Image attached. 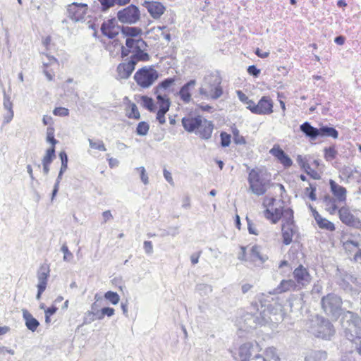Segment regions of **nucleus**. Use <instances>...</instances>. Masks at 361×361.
I'll use <instances>...</instances> for the list:
<instances>
[{
    "instance_id": "e433bc0d",
    "label": "nucleus",
    "mask_w": 361,
    "mask_h": 361,
    "mask_svg": "<svg viewBox=\"0 0 361 361\" xmlns=\"http://www.w3.org/2000/svg\"><path fill=\"white\" fill-rule=\"evenodd\" d=\"M319 136L331 137L336 139L338 137V132L333 127L322 126L319 128Z\"/></svg>"
},
{
    "instance_id": "603ef678",
    "label": "nucleus",
    "mask_w": 361,
    "mask_h": 361,
    "mask_svg": "<svg viewBox=\"0 0 361 361\" xmlns=\"http://www.w3.org/2000/svg\"><path fill=\"white\" fill-rule=\"evenodd\" d=\"M325 204L326 207V210L330 214H334L337 210V206L336 204V200L332 198H326L325 199Z\"/></svg>"
},
{
    "instance_id": "864d4df0",
    "label": "nucleus",
    "mask_w": 361,
    "mask_h": 361,
    "mask_svg": "<svg viewBox=\"0 0 361 361\" xmlns=\"http://www.w3.org/2000/svg\"><path fill=\"white\" fill-rule=\"evenodd\" d=\"M279 161L285 155L284 151L279 145H274L269 151Z\"/></svg>"
},
{
    "instance_id": "09e8293b",
    "label": "nucleus",
    "mask_w": 361,
    "mask_h": 361,
    "mask_svg": "<svg viewBox=\"0 0 361 361\" xmlns=\"http://www.w3.org/2000/svg\"><path fill=\"white\" fill-rule=\"evenodd\" d=\"M104 298L113 305H117L120 300V296L118 294L113 291H107L104 294Z\"/></svg>"
},
{
    "instance_id": "ddd939ff",
    "label": "nucleus",
    "mask_w": 361,
    "mask_h": 361,
    "mask_svg": "<svg viewBox=\"0 0 361 361\" xmlns=\"http://www.w3.org/2000/svg\"><path fill=\"white\" fill-rule=\"evenodd\" d=\"M293 278L299 289L306 287L310 283L312 277L308 270L302 265H300L293 271Z\"/></svg>"
},
{
    "instance_id": "1a4fd4ad",
    "label": "nucleus",
    "mask_w": 361,
    "mask_h": 361,
    "mask_svg": "<svg viewBox=\"0 0 361 361\" xmlns=\"http://www.w3.org/2000/svg\"><path fill=\"white\" fill-rule=\"evenodd\" d=\"M282 237L283 244L288 245L291 243L293 236L295 233L293 211L290 208H286L285 214H283Z\"/></svg>"
},
{
    "instance_id": "c9c22d12",
    "label": "nucleus",
    "mask_w": 361,
    "mask_h": 361,
    "mask_svg": "<svg viewBox=\"0 0 361 361\" xmlns=\"http://www.w3.org/2000/svg\"><path fill=\"white\" fill-rule=\"evenodd\" d=\"M122 34L126 37H137L142 34V29L137 27H122L121 29Z\"/></svg>"
},
{
    "instance_id": "f03ea898",
    "label": "nucleus",
    "mask_w": 361,
    "mask_h": 361,
    "mask_svg": "<svg viewBox=\"0 0 361 361\" xmlns=\"http://www.w3.org/2000/svg\"><path fill=\"white\" fill-rule=\"evenodd\" d=\"M341 325L349 341L361 335V317L356 313L345 311L341 315Z\"/></svg>"
},
{
    "instance_id": "20e7f679",
    "label": "nucleus",
    "mask_w": 361,
    "mask_h": 361,
    "mask_svg": "<svg viewBox=\"0 0 361 361\" xmlns=\"http://www.w3.org/2000/svg\"><path fill=\"white\" fill-rule=\"evenodd\" d=\"M342 299L338 295L329 293L321 300V305L324 313L336 320L344 312L342 308Z\"/></svg>"
},
{
    "instance_id": "412c9836",
    "label": "nucleus",
    "mask_w": 361,
    "mask_h": 361,
    "mask_svg": "<svg viewBox=\"0 0 361 361\" xmlns=\"http://www.w3.org/2000/svg\"><path fill=\"white\" fill-rule=\"evenodd\" d=\"M134 61L129 60L128 62L121 63L117 66L118 77L120 79H128L135 70Z\"/></svg>"
},
{
    "instance_id": "7c9ffc66",
    "label": "nucleus",
    "mask_w": 361,
    "mask_h": 361,
    "mask_svg": "<svg viewBox=\"0 0 361 361\" xmlns=\"http://www.w3.org/2000/svg\"><path fill=\"white\" fill-rule=\"evenodd\" d=\"M310 207L313 210L314 219L319 228L326 229L330 231L335 230L334 224L332 222L324 218H322L315 209H313L312 207Z\"/></svg>"
},
{
    "instance_id": "2eb2a0df",
    "label": "nucleus",
    "mask_w": 361,
    "mask_h": 361,
    "mask_svg": "<svg viewBox=\"0 0 361 361\" xmlns=\"http://www.w3.org/2000/svg\"><path fill=\"white\" fill-rule=\"evenodd\" d=\"M213 130V123L202 117L200 126L197 128L195 135H198L202 140H209L212 137Z\"/></svg>"
},
{
    "instance_id": "4c0bfd02",
    "label": "nucleus",
    "mask_w": 361,
    "mask_h": 361,
    "mask_svg": "<svg viewBox=\"0 0 361 361\" xmlns=\"http://www.w3.org/2000/svg\"><path fill=\"white\" fill-rule=\"evenodd\" d=\"M360 356L355 350H348L341 354L340 361H360Z\"/></svg>"
},
{
    "instance_id": "6e6d98bb",
    "label": "nucleus",
    "mask_w": 361,
    "mask_h": 361,
    "mask_svg": "<svg viewBox=\"0 0 361 361\" xmlns=\"http://www.w3.org/2000/svg\"><path fill=\"white\" fill-rule=\"evenodd\" d=\"M135 170L140 173V179H141L142 182L145 185H147L149 183V178H148V175L146 173V170H145V167L144 166L136 167L135 169Z\"/></svg>"
},
{
    "instance_id": "7ed1b4c3",
    "label": "nucleus",
    "mask_w": 361,
    "mask_h": 361,
    "mask_svg": "<svg viewBox=\"0 0 361 361\" xmlns=\"http://www.w3.org/2000/svg\"><path fill=\"white\" fill-rule=\"evenodd\" d=\"M221 82V78L216 75L210 74L205 76L204 83L199 90L200 94L208 99H219L223 94Z\"/></svg>"
},
{
    "instance_id": "4be33fe9",
    "label": "nucleus",
    "mask_w": 361,
    "mask_h": 361,
    "mask_svg": "<svg viewBox=\"0 0 361 361\" xmlns=\"http://www.w3.org/2000/svg\"><path fill=\"white\" fill-rule=\"evenodd\" d=\"M196 85L195 80H190L185 83L179 90L178 95L180 99L185 104H188L192 100L191 91Z\"/></svg>"
},
{
    "instance_id": "a211bd4d",
    "label": "nucleus",
    "mask_w": 361,
    "mask_h": 361,
    "mask_svg": "<svg viewBox=\"0 0 361 361\" xmlns=\"http://www.w3.org/2000/svg\"><path fill=\"white\" fill-rule=\"evenodd\" d=\"M144 6L154 19H159L166 10L165 6L158 1H145Z\"/></svg>"
},
{
    "instance_id": "a18cd8bd",
    "label": "nucleus",
    "mask_w": 361,
    "mask_h": 361,
    "mask_svg": "<svg viewBox=\"0 0 361 361\" xmlns=\"http://www.w3.org/2000/svg\"><path fill=\"white\" fill-rule=\"evenodd\" d=\"M88 142L90 148L92 149H97L102 152L106 151V148L104 144V142L101 140H94L92 139L89 138Z\"/></svg>"
},
{
    "instance_id": "f8f14e48",
    "label": "nucleus",
    "mask_w": 361,
    "mask_h": 361,
    "mask_svg": "<svg viewBox=\"0 0 361 361\" xmlns=\"http://www.w3.org/2000/svg\"><path fill=\"white\" fill-rule=\"evenodd\" d=\"M262 348L256 341L247 342L239 347L238 356L241 361H249L251 356L259 353Z\"/></svg>"
},
{
    "instance_id": "8fccbe9b",
    "label": "nucleus",
    "mask_w": 361,
    "mask_h": 361,
    "mask_svg": "<svg viewBox=\"0 0 361 361\" xmlns=\"http://www.w3.org/2000/svg\"><path fill=\"white\" fill-rule=\"evenodd\" d=\"M337 151L334 147H329L324 149V158L326 161H332L336 158Z\"/></svg>"
},
{
    "instance_id": "bf43d9fd",
    "label": "nucleus",
    "mask_w": 361,
    "mask_h": 361,
    "mask_svg": "<svg viewBox=\"0 0 361 361\" xmlns=\"http://www.w3.org/2000/svg\"><path fill=\"white\" fill-rule=\"evenodd\" d=\"M59 157L61 161L60 170L62 171H66L68 168V156L65 152H61L59 154Z\"/></svg>"
},
{
    "instance_id": "69168bd1",
    "label": "nucleus",
    "mask_w": 361,
    "mask_h": 361,
    "mask_svg": "<svg viewBox=\"0 0 361 361\" xmlns=\"http://www.w3.org/2000/svg\"><path fill=\"white\" fill-rule=\"evenodd\" d=\"M45 56L47 58V61H43V65L46 68L51 65H58V61L56 58L48 54H46Z\"/></svg>"
},
{
    "instance_id": "79ce46f5",
    "label": "nucleus",
    "mask_w": 361,
    "mask_h": 361,
    "mask_svg": "<svg viewBox=\"0 0 361 361\" xmlns=\"http://www.w3.org/2000/svg\"><path fill=\"white\" fill-rule=\"evenodd\" d=\"M236 93L239 100L245 104L247 105V109L252 112V106H255V103L252 100L250 99L242 91L238 90Z\"/></svg>"
},
{
    "instance_id": "c85d7f7f",
    "label": "nucleus",
    "mask_w": 361,
    "mask_h": 361,
    "mask_svg": "<svg viewBox=\"0 0 361 361\" xmlns=\"http://www.w3.org/2000/svg\"><path fill=\"white\" fill-rule=\"evenodd\" d=\"M300 130L311 140H315L319 136V128H314L307 121L300 126Z\"/></svg>"
},
{
    "instance_id": "cd10ccee",
    "label": "nucleus",
    "mask_w": 361,
    "mask_h": 361,
    "mask_svg": "<svg viewBox=\"0 0 361 361\" xmlns=\"http://www.w3.org/2000/svg\"><path fill=\"white\" fill-rule=\"evenodd\" d=\"M300 290L294 280H282L278 287L275 289V293H281L290 290Z\"/></svg>"
},
{
    "instance_id": "9d476101",
    "label": "nucleus",
    "mask_w": 361,
    "mask_h": 361,
    "mask_svg": "<svg viewBox=\"0 0 361 361\" xmlns=\"http://www.w3.org/2000/svg\"><path fill=\"white\" fill-rule=\"evenodd\" d=\"M118 20L126 24H135L140 18V13L138 7L131 4L117 13Z\"/></svg>"
},
{
    "instance_id": "e2e57ef3",
    "label": "nucleus",
    "mask_w": 361,
    "mask_h": 361,
    "mask_svg": "<svg viewBox=\"0 0 361 361\" xmlns=\"http://www.w3.org/2000/svg\"><path fill=\"white\" fill-rule=\"evenodd\" d=\"M246 220L247 222V229L249 233L253 235H258L257 230L252 221L247 216L246 217Z\"/></svg>"
},
{
    "instance_id": "338daca9",
    "label": "nucleus",
    "mask_w": 361,
    "mask_h": 361,
    "mask_svg": "<svg viewBox=\"0 0 361 361\" xmlns=\"http://www.w3.org/2000/svg\"><path fill=\"white\" fill-rule=\"evenodd\" d=\"M168 112V111L165 110H158L157 114V119L159 122L160 124H164L166 123L165 114Z\"/></svg>"
},
{
    "instance_id": "4d7b16f0",
    "label": "nucleus",
    "mask_w": 361,
    "mask_h": 361,
    "mask_svg": "<svg viewBox=\"0 0 361 361\" xmlns=\"http://www.w3.org/2000/svg\"><path fill=\"white\" fill-rule=\"evenodd\" d=\"M61 251L63 253V261L70 262L73 258V254L69 251L68 247L66 244L62 245Z\"/></svg>"
},
{
    "instance_id": "37998d69",
    "label": "nucleus",
    "mask_w": 361,
    "mask_h": 361,
    "mask_svg": "<svg viewBox=\"0 0 361 361\" xmlns=\"http://www.w3.org/2000/svg\"><path fill=\"white\" fill-rule=\"evenodd\" d=\"M141 100L143 107H145L151 112L155 111L156 105L154 104V101L152 98L147 96H142Z\"/></svg>"
},
{
    "instance_id": "5701e85b",
    "label": "nucleus",
    "mask_w": 361,
    "mask_h": 361,
    "mask_svg": "<svg viewBox=\"0 0 361 361\" xmlns=\"http://www.w3.org/2000/svg\"><path fill=\"white\" fill-rule=\"evenodd\" d=\"M49 267L47 264H42L37 271L38 283L37 287L40 290L46 289L47 284V279L49 276Z\"/></svg>"
},
{
    "instance_id": "5fc2aeb1",
    "label": "nucleus",
    "mask_w": 361,
    "mask_h": 361,
    "mask_svg": "<svg viewBox=\"0 0 361 361\" xmlns=\"http://www.w3.org/2000/svg\"><path fill=\"white\" fill-rule=\"evenodd\" d=\"M47 141L52 145V147L58 142L54 138V128L53 127H48L47 129Z\"/></svg>"
},
{
    "instance_id": "ea45409f",
    "label": "nucleus",
    "mask_w": 361,
    "mask_h": 361,
    "mask_svg": "<svg viewBox=\"0 0 361 361\" xmlns=\"http://www.w3.org/2000/svg\"><path fill=\"white\" fill-rule=\"evenodd\" d=\"M268 361H279L280 358L274 347H269L264 351V356Z\"/></svg>"
},
{
    "instance_id": "052dcab7",
    "label": "nucleus",
    "mask_w": 361,
    "mask_h": 361,
    "mask_svg": "<svg viewBox=\"0 0 361 361\" xmlns=\"http://www.w3.org/2000/svg\"><path fill=\"white\" fill-rule=\"evenodd\" d=\"M96 314L93 312L89 311L85 313L84 316L83 324H88L92 323L96 319Z\"/></svg>"
},
{
    "instance_id": "39448f33",
    "label": "nucleus",
    "mask_w": 361,
    "mask_h": 361,
    "mask_svg": "<svg viewBox=\"0 0 361 361\" xmlns=\"http://www.w3.org/2000/svg\"><path fill=\"white\" fill-rule=\"evenodd\" d=\"M255 322L259 325H266L269 323L276 324L283 320V314L279 307L271 305L267 307L262 305L259 312L254 317Z\"/></svg>"
},
{
    "instance_id": "72a5a7b5",
    "label": "nucleus",
    "mask_w": 361,
    "mask_h": 361,
    "mask_svg": "<svg viewBox=\"0 0 361 361\" xmlns=\"http://www.w3.org/2000/svg\"><path fill=\"white\" fill-rule=\"evenodd\" d=\"M102 5L103 11H106L115 4L121 6L126 5L130 2V0H98Z\"/></svg>"
},
{
    "instance_id": "a878e982",
    "label": "nucleus",
    "mask_w": 361,
    "mask_h": 361,
    "mask_svg": "<svg viewBox=\"0 0 361 361\" xmlns=\"http://www.w3.org/2000/svg\"><path fill=\"white\" fill-rule=\"evenodd\" d=\"M126 46L132 50L133 54L137 50L146 49L147 47V43L141 38H127L126 41Z\"/></svg>"
},
{
    "instance_id": "c756f323",
    "label": "nucleus",
    "mask_w": 361,
    "mask_h": 361,
    "mask_svg": "<svg viewBox=\"0 0 361 361\" xmlns=\"http://www.w3.org/2000/svg\"><path fill=\"white\" fill-rule=\"evenodd\" d=\"M327 357L328 354L325 350H310L306 354L305 361H325Z\"/></svg>"
},
{
    "instance_id": "bb28decb",
    "label": "nucleus",
    "mask_w": 361,
    "mask_h": 361,
    "mask_svg": "<svg viewBox=\"0 0 361 361\" xmlns=\"http://www.w3.org/2000/svg\"><path fill=\"white\" fill-rule=\"evenodd\" d=\"M249 259L254 262H259L260 264H263L268 259V257L261 252L259 246L253 245L250 249Z\"/></svg>"
},
{
    "instance_id": "774afa93",
    "label": "nucleus",
    "mask_w": 361,
    "mask_h": 361,
    "mask_svg": "<svg viewBox=\"0 0 361 361\" xmlns=\"http://www.w3.org/2000/svg\"><path fill=\"white\" fill-rule=\"evenodd\" d=\"M279 161L285 167H290L293 164L291 159L286 154H285V155L283 157H281Z\"/></svg>"
},
{
    "instance_id": "423d86ee",
    "label": "nucleus",
    "mask_w": 361,
    "mask_h": 361,
    "mask_svg": "<svg viewBox=\"0 0 361 361\" xmlns=\"http://www.w3.org/2000/svg\"><path fill=\"white\" fill-rule=\"evenodd\" d=\"M159 73L152 66H145L134 75V80L142 88H148L158 79Z\"/></svg>"
},
{
    "instance_id": "c03bdc74",
    "label": "nucleus",
    "mask_w": 361,
    "mask_h": 361,
    "mask_svg": "<svg viewBox=\"0 0 361 361\" xmlns=\"http://www.w3.org/2000/svg\"><path fill=\"white\" fill-rule=\"evenodd\" d=\"M55 157V147H51L46 151V154L42 159V164L50 165Z\"/></svg>"
},
{
    "instance_id": "393cba45",
    "label": "nucleus",
    "mask_w": 361,
    "mask_h": 361,
    "mask_svg": "<svg viewBox=\"0 0 361 361\" xmlns=\"http://www.w3.org/2000/svg\"><path fill=\"white\" fill-rule=\"evenodd\" d=\"M22 312L25 326L28 330L35 332L39 327V322L27 310L23 309Z\"/></svg>"
},
{
    "instance_id": "aec40b11",
    "label": "nucleus",
    "mask_w": 361,
    "mask_h": 361,
    "mask_svg": "<svg viewBox=\"0 0 361 361\" xmlns=\"http://www.w3.org/2000/svg\"><path fill=\"white\" fill-rule=\"evenodd\" d=\"M3 106L4 109L6 111V112L4 114V123L7 124L12 121L14 116V112L13 110V102L11 100V97L6 93L4 89L3 90Z\"/></svg>"
},
{
    "instance_id": "6ab92c4d",
    "label": "nucleus",
    "mask_w": 361,
    "mask_h": 361,
    "mask_svg": "<svg viewBox=\"0 0 361 361\" xmlns=\"http://www.w3.org/2000/svg\"><path fill=\"white\" fill-rule=\"evenodd\" d=\"M202 116H187L182 118V126L185 130L188 133H194L195 134L197 128L200 126Z\"/></svg>"
},
{
    "instance_id": "dca6fc26",
    "label": "nucleus",
    "mask_w": 361,
    "mask_h": 361,
    "mask_svg": "<svg viewBox=\"0 0 361 361\" xmlns=\"http://www.w3.org/2000/svg\"><path fill=\"white\" fill-rule=\"evenodd\" d=\"M120 31V26L116 23L115 18L104 21L101 26L102 33L109 39H114Z\"/></svg>"
},
{
    "instance_id": "6e6552de",
    "label": "nucleus",
    "mask_w": 361,
    "mask_h": 361,
    "mask_svg": "<svg viewBox=\"0 0 361 361\" xmlns=\"http://www.w3.org/2000/svg\"><path fill=\"white\" fill-rule=\"evenodd\" d=\"M248 183L252 192L256 195H262L267 190L268 180L264 178L257 170L250 171L248 175Z\"/></svg>"
},
{
    "instance_id": "2f4dec72",
    "label": "nucleus",
    "mask_w": 361,
    "mask_h": 361,
    "mask_svg": "<svg viewBox=\"0 0 361 361\" xmlns=\"http://www.w3.org/2000/svg\"><path fill=\"white\" fill-rule=\"evenodd\" d=\"M157 95V103L159 110L169 111L171 102L169 97L165 93H154Z\"/></svg>"
},
{
    "instance_id": "58836bf2",
    "label": "nucleus",
    "mask_w": 361,
    "mask_h": 361,
    "mask_svg": "<svg viewBox=\"0 0 361 361\" xmlns=\"http://www.w3.org/2000/svg\"><path fill=\"white\" fill-rule=\"evenodd\" d=\"M146 49H142L140 51L137 50L135 53H134L130 58V61H134L135 66L140 61H147L149 59V54L145 52Z\"/></svg>"
},
{
    "instance_id": "f3484780",
    "label": "nucleus",
    "mask_w": 361,
    "mask_h": 361,
    "mask_svg": "<svg viewBox=\"0 0 361 361\" xmlns=\"http://www.w3.org/2000/svg\"><path fill=\"white\" fill-rule=\"evenodd\" d=\"M339 217L341 221L350 226L357 228H361V221L355 218L346 207H341L338 210Z\"/></svg>"
},
{
    "instance_id": "f704fd0d",
    "label": "nucleus",
    "mask_w": 361,
    "mask_h": 361,
    "mask_svg": "<svg viewBox=\"0 0 361 361\" xmlns=\"http://www.w3.org/2000/svg\"><path fill=\"white\" fill-rule=\"evenodd\" d=\"M302 298L301 297H292L288 300V305L293 312H299L302 308Z\"/></svg>"
},
{
    "instance_id": "473e14b6",
    "label": "nucleus",
    "mask_w": 361,
    "mask_h": 361,
    "mask_svg": "<svg viewBox=\"0 0 361 361\" xmlns=\"http://www.w3.org/2000/svg\"><path fill=\"white\" fill-rule=\"evenodd\" d=\"M175 83L174 78H168L161 81L157 87H154V93H163V91L168 90Z\"/></svg>"
},
{
    "instance_id": "680f3d73",
    "label": "nucleus",
    "mask_w": 361,
    "mask_h": 361,
    "mask_svg": "<svg viewBox=\"0 0 361 361\" xmlns=\"http://www.w3.org/2000/svg\"><path fill=\"white\" fill-rule=\"evenodd\" d=\"M53 113L55 116H67L69 114V111L64 107H56L54 109Z\"/></svg>"
},
{
    "instance_id": "4468645a",
    "label": "nucleus",
    "mask_w": 361,
    "mask_h": 361,
    "mask_svg": "<svg viewBox=\"0 0 361 361\" xmlns=\"http://www.w3.org/2000/svg\"><path fill=\"white\" fill-rule=\"evenodd\" d=\"M273 112V102L267 96L262 97L258 103L252 106V113L259 115H269Z\"/></svg>"
},
{
    "instance_id": "9b49d317",
    "label": "nucleus",
    "mask_w": 361,
    "mask_h": 361,
    "mask_svg": "<svg viewBox=\"0 0 361 361\" xmlns=\"http://www.w3.org/2000/svg\"><path fill=\"white\" fill-rule=\"evenodd\" d=\"M87 8L86 4L73 2L67 6L68 17L75 22L83 20Z\"/></svg>"
},
{
    "instance_id": "0eeeda50",
    "label": "nucleus",
    "mask_w": 361,
    "mask_h": 361,
    "mask_svg": "<svg viewBox=\"0 0 361 361\" xmlns=\"http://www.w3.org/2000/svg\"><path fill=\"white\" fill-rule=\"evenodd\" d=\"M276 199L274 197H265L263 200V206L266 208L264 215L266 219L273 224H276L285 214L286 209L281 205L274 208Z\"/></svg>"
},
{
    "instance_id": "3c124183",
    "label": "nucleus",
    "mask_w": 361,
    "mask_h": 361,
    "mask_svg": "<svg viewBox=\"0 0 361 361\" xmlns=\"http://www.w3.org/2000/svg\"><path fill=\"white\" fill-rule=\"evenodd\" d=\"M233 135V141L236 145H245L246 143L245 139L243 136L240 135L239 130L236 128H232Z\"/></svg>"
},
{
    "instance_id": "b1692460",
    "label": "nucleus",
    "mask_w": 361,
    "mask_h": 361,
    "mask_svg": "<svg viewBox=\"0 0 361 361\" xmlns=\"http://www.w3.org/2000/svg\"><path fill=\"white\" fill-rule=\"evenodd\" d=\"M331 191L339 202H345L346 200V189L336 183L334 180L329 181Z\"/></svg>"
},
{
    "instance_id": "de8ad7c7",
    "label": "nucleus",
    "mask_w": 361,
    "mask_h": 361,
    "mask_svg": "<svg viewBox=\"0 0 361 361\" xmlns=\"http://www.w3.org/2000/svg\"><path fill=\"white\" fill-rule=\"evenodd\" d=\"M196 290L201 295H207L212 292V287L205 283H200L196 286Z\"/></svg>"
},
{
    "instance_id": "13d9d810",
    "label": "nucleus",
    "mask_w": 361,
    "mask_h": 361,
    "mask_svg": "<svg viewBox=\"0 0 361 361\" xmlns=\"http://www.w3.org/2000/svg\"><path fill=\"white\" fill-rule=\"evenodd\" d=\"M221 137V145L222 147H228L231 144V135L228 134L226 132H221L220 134Z\"/></svg>"
},
{
    "instance_id": "0e129e2a",
    "label": "nucleus",
    "mask_w": 361,
    "mask_h": 361,
    "mask_svg": "<svg viewBox=\"0 0 361 361\" xmlns=\"http://www.w3.org/2000/svg\"><path fill=\"white\" fill-rule=\"evenodd\" d=\"M247 73L255 78H257L260 74V70L256 66L252 65L248 66Z\"/></svg>"
},
{
    "instance_id": "f257e3e1",
    "label": "nucleus",
    "mask_w": 361,
    "mask_h": 361,
    "mask_svg": "<svg viewBox=\"0 0 361 361\" xmlns=\"http://www.w3.org/2000/svg\"><path fill=\"white\" fill-rule=\"evenodd\" d=\"M306 329L314 336L326 341H330L336 333L333 324L319 314L312 316L306 323Z\"/></svg>"
},
{
    "instance_id": "49530a36",
    "label": "nucleus",
    "mask_w": 361,
    "mask_h": 361,
    "mask_svg": "<svg viewBox=\"0 0 361 361\" xmlns=\"http://www.w3.org/2000/svg\"><path fill=\"white\" fill-rule=\"evenodd\" d=\"M149 129V124L145 121H141L137 124L136 133L138 135L145 136L148 133Z\"/></svg>"
},
{
    "instance_id": "a19ab883",
    "label": "nucleus",
    "mask_w": 361,
    "mask_h": 361,
    "mask_svg": "<svg viewBox=\"0 0 361 361\" xmlns=\"http://www.w3.org/2000/svg\"><path fill=\"white\" fill-rule=\"evenodd\" d=\"M126 116L129 118L139 119L140 118V112L135 103L130 102L128 104V109L126 112Z\"/></svg>"
}]
</instances>
